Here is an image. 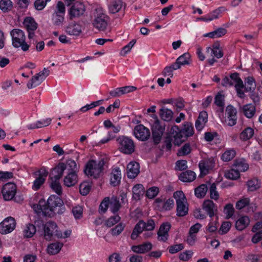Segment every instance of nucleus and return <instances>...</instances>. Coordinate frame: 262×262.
Returning a JSON list of instances; mask_svg holds the SVG:
<instances>
[{
    "mask_svg": "<svg viewBox=\"0 0 262 262\" xmlns=\"http://www.w3.org/2000/svg\"><path fill=\"white\" fill-rule=\"evenodd\" d=\"M144 193V188L143 185L140 184H136L133 188V198L134 199L139 200L140 196Z\"/></svg>",
    "mask_w": 262,
    "mask_h": 262,
    "instance_id": "nucleus-30",
    "label": "nucleus"
},
{
    "mask_svg": "<svg viewBox=\"0 0 262 262\" xmlns=\"http://www.w3.org/2000/svg\"><path fill=\"white\" fill-rule=\"evenodd\" d=\"M190 59V55L189 53H184L182 55L179 57L176 61L173 63L176 69H180L182 66L190 64L189 60Z\"/></svg>",
    "mask_w": 262,
    "mask_h": 262,
    "instance_id": "nucleus-26",
    "label": "nucleus"
},
{
    "mask_svg": "<svg viewBox=\"0 0 262 262\" xmlns=\"http://www.w3.org/2000/svg\"><path fill=\"white\" fill-rule=\"evenodd\" d=\"M195 177V173L193 171L191 170H187L180 174L179 179L183 182H190L194 180Z\"/></svg>",
    "mask_w": 262,
    "mask_h": 262,
    "instance_id": "nucleus-29",
    "label": "nucleus"
},
{
    "mask_svg": "<svg viewBox=\"0 0 262 262\" xmlns=\"http://www.w3.org/2000/svg\"><path fill=\"white\" fill-rule=\"evenodd\" d=\"M139 164L135 161L130 162L127 166V175L128 178H135L140 172Z\"/></svg>",
    "mask_w": 262,
    "mask_h": 262,
    "instance_id": "nucleus-17",
    "label": "nucleus"
},
{
    "mask_svg": "<svg viewBox=\"0 0 262 262\" xmlns=\"http://www.w3.org/2000/svg\"><path fill=\"white\" fill-rule=\"evenodd\" d=\"M12 8V3L10 0H1L0 9L4 12L10 11Z\"/></svg>",
    "mask_w": 262,
    "mask_h": 262,
    "instance_id": "nucleus-44",
    "label": "nucleus"
},
{
    "mask_svg": "<svg viewBox=\"0 0 262 262\" xmlns=\"http://www.w3.org/2000/svg\"><path fill=\"white\" fill-rule=\"evenodd\" d=\"M91 189V186L88 182H83L79 185V192L82 195H87Z\"/></svg>",
    "mask_w": 262,
    "mask_h": 262,
    "instance_id": "nucleus-49",
    "label": "nucleus"
},
{
    "mask_svg": "<svg viewBox=\"0 0 262 262\" xmlns=\"http://www.w3.org/2000/svg\"><path fill=\"white\" fill-rule=\"evenodd\" d=\"M227 32L226 29L223 28H219L213 32H209L204 35L205 37H208L210 38H218L225 35Z\"/></svg>",
    "mask_w": 262,
    "mask_h": 262,
    "instance_id": "nucleus-32",
    "label": "nucleus"
},
{
    "mask_svg": "<svg viewBox=\"0 0 262 262\" xmlns=\"http://www.w3.org/2000/svg\"><path fill=\"white\" fill-rule=\"evenodd\" d=\"M56 224L52 221L48 222L44 225V236L46 239L50 241L53 236L57 238H61L62 234L58 230Z\"/></svg>",
    "mask_w": 262,
    "mask_h": 262,
    "instance_id": "nucleus-9",
    "label": "nucleus"
},
{
    "mask_svg": "<svg viewBox=\"0 0 262 262\" xmlns=\"http://www.w3.org/2000/svg\"><path fill=\"white\" fill-rule=\"evenodd\" d=\"M134 134L137 139L143 141L147 140L150 136L149 129L142 124L135 127Z\"/></svg>",
    "mask_w": 262,
    "mask_h": 262,
    "instance_id": "nucleus-13",
    "label": "nucleus"
},
{
    "mask_svg": "<svg viewBox=\"0 0 262 262\" xmlns=\"http://www.w3.org/2000/svg\"><path fill=\"white\" fill-rule=\"evenodd\" d=\"M239 173L237 170L232 169L225 173V177L229 179L236 180L239 177Z\"/></svg>",
    "mask_w": 262,
    "mask_h": 262,
    "instance_id": "nucleus-47",
    "label": "nucleus"
},
{
    "mask_svg": "<svg viewBox=\"0 0 262 262\" xmlns=\"http://www.w3.org/2000/svg\"><path fill=\"white\" fill-rule=\"evenodd\" d=\"M222 84L224 86H235L237 94L240 98H244L245 96L244 92L241 89L244 88L243 81L239 77V74L235 72L231 74L230 77L226 76L223 79Z\"/></svg>",
    "mask_w": 262,
    "mask_h": 262,
    "instance_id": "nucleus-4",
    "label": "nucleus"
},
{
    "mask_svg": "<svg viewBox=\"0 0 262 262\" xmlns=\"http://www.w3.org/2000/svg\"><path fill=\"white\" fill-rule=\"evenodd\" d=\"M104 164L105 161L103 159L98 162L94 160H90L85 166L84 172L88 176L97 179L102 172Z\"/></svg>",
    "mask_w": 262,
    "mask_h": 262,
    "instance_id": "nucleus-3",
    "label": "nucleus"
},
{
    "mask_svg": "<svg viewBox=\"0 0 262 262\" xmlns=\"http://www.w3.org/2000/svg\"><path fill=\"white\" fill-rule=\"evenodd\" d=\"M227 113V119L226 122L229 126H233L236 123V110L232 105H228L226 110Z\"/></svg>",
    "mask_w": 262,
    "mask_h": 262,
    "instance_id": "nucleus-18",
    "label": "nucleus"
},
{
    "mask_svg": "<svg viewBox=\"0 0 262 262\" xmlns=\"http://www.w3.org/2000/svg\"><path fill=\"white\" fill-rule=\"evenodd\" d=\"M109 198H105L99 206V212L104 213L108 208Z\"/></svg>",
    "mask_w": 262,
    "mask_h": 262,
    "instance_id": "nucleus-63",
    "label": "nucleus"
},
{
    "mask_svg": "<svg viewBox=\"0 0 262 262\" xmlns=\"http://www.w3.org/2000/svg\"><path fill=\"white\" fill-rule=\"evenodd\" d=\"M174 205V202L172 199H169L164 201L163 206H162L161 211L170 210Z\"/></svg>",
    "mask_w": 262,
    "mask_h": 262,
    "instance_id": "nucleus-58",
    "label": "nucleus"
},
{
    "mask_svg": "<svg viewBox=\"0 0 262 262\" xmlns=\"http://www.w3.org/2000/svg\"><path fill=\"white\" fill-rule=\"evenodd\" d=\"M170 227V224L168 222L164 223L160 226L158 232V235L160 241L165 242L167 239L168 232Z\"/></svg>",
    "mask_w": 262,
    "mask_h": 262,
    "instance_id": "nucleus-21",
    "label": "nucleus"
},
{
    "mask_svg": "<svg viewBox=\"0 0 262 262\" xmlns=\"http://www.w3.org/2000/svg\"><path fill=\"white\" fill-rule=\"evenodd\" d=\"M108 18L101 10H96L95 18L93 21L94 27L100 31H104L107 26Z\"/></svg>",
    "mask_w": 262,
    "mask_h": 262,
    "instance_id": "nucleus-10",
    "label": "nucleus"
},
{
    "mask_svg": "<svg viewBox=\"0 0 262 262\" xmlns=\"http://www.w3.org/2000/svg\"><path fill=\"white\" fill-rule=\"evenodd\" d=\"M244 115L248 118H251L255 113V107L252 104H248L244 105L242 108Z\"/></svg>",
    "mask_w": 262,
    "mask_h": 262,
    "instance_id": "nucleus-33",
    "label": "nucleus"
},
{
    "mask_svg": "<svg viewBox=\"0 0 262 262\" xmlns=\"http://www.w3.org/2000/svg\"><path fill=\"white\" fill-rule=\"evenodd\" d=\"M208 120V114L206 112L202 111L200 113L199 117L195 121V126L196 129L200 131L204 127Z\"/></svg>",
    "mask_w": 262,
    "mask_h": 262,
    "instance_id": "nucleus-23",
    "label": "nucleus"
},
{
    "mask_svg": "<svg viewBox=\"0 0 262 262\" xmlns=\"http://www.w3.org/2000/svg\"><path fill=\"white\" fill-rule=\"evenodd\" d=\"M24 25L28 32V38L31 39L34 36V31L37 28V24L30 17H26L24 21Z\"/></svg>",
    "mask_w": 262,
    "mask_h": 262,
    "instance_id": "nucleus-15",
    "label": "nucleus"
},
{
    "mask_svg": "<svg viewBox=\"0 0 262 262\" xmlns=\"http://www.w3.org/2000/svg\"><path fill=\"white\" fill-rule=\"evenodd\" d=\"M85 11L84 5L80 2H75L70 10V14L72 17H78L82 15Z\"/></svg>",
    "mask_w": 262,
    "mask_h": 262,
    "instance_id": "nucleus-19",
    "label": "nucleus"
},
{
    "mask_svg": "<svg viewBox=\"0 0 262 262\" xmlns=\"http://www.w3.org/2000/svg\"><path fill=\"white\" fill-rule=\"evenodd\" d=\"M250 220L247 216H244L239 218L235 224L236 228L238 230H243L249 224Z\"/></svg>",
    "mask_w": 262,
    "mask_h": 262,
    "instance_id": "nucleus-34",
    "label": "nucleus"
},
{
    "mask_svg": "<svg viewBox=\"0 0 262 262\" xmlns=\"http://www.w3.org/2000/svg\"><path fill=\"white\" fill-rule=\"evenodd\" d=\"M248 190L250 191H254L260 187V183L257 179H253L247 182Z\"/></svg>",
    "mask_w": 262,
    "mask_h": 262,
    "instance_id": "nucleus-41",
    "label": "nucleus"
},
{
    "mask_svg": "<svg viewBox=\"0 0 262 262\" xmlns=\"http://www.w3.org/2000/svg\"><path fill=\"white\" fill-rule=\"evenodd\" d=\"M145 222L143 220H140L135 225L133 232L131 234V238L133 240L136 239L138 235L141 233L144 230Z\"/></svg>",
    "mask_w": 262,
    "mask_h": 262,
    "instance_id": "nucleus-27",
    "label": "nucleus"
},
{
    "mask_svg": "<svg viewBox=\"0 0 262 262\" xmlns=\"http://www.w3.org/2000/svg\"><path fill=\"white\" fill-rule=\"evenodd\" d=\"M16 222L12 217H8L0 224V232L7 234L12 231L15 228Z\"/></svg>",
    "mask_w": 262,
    "mask_h": 262,
    "instance_id": "nucleus-14",
    "label": "nucleus"
},
{
    "mask_svg": "<svg viewBox=\"0 0 262 262\" xmlns=\"http://www.w3.org/2000/svg\"><path fill=\"white\" fill-rule=\"evenodd\" d=\"M176 70H177V69H176L173 63L170 66L166 67L162 72V74L164 76H169L172 77L173 76V71Z\"/></svg>",
    "mask_w": 262,
    "mask_h": 262,
    "instance_id": "nucleus-51",
    "label": "nucleus"
},
{
    "mask_svg": "<svg viewBox=\"0 0 262 262\" xmlns=\"http://www.w3.org/2000/svg\"><path fill=\"white\" fill-rule=\"evenodd\" d=\"M216 189V184L215 183L212 184L209 188V192L210 198L212 199H214L215 200H217L219 196V193Z\"/></svg>",
    "mask_w": 262,
    "mask_h": 262,
    "instance_id": "nucleus-56",
    "label": "nucleus"
},
{
    "mask_svg": "<svg viewBox=\"0 0 262 262\" xmlns=\"http://www.w3.org/2000/svg\"><path fill=\"white\" fill-rule=\"evenodd\" d=\"M191 147L189 143H186L184 146L180 148L177 153L178 156H186L190 153Z\"/></svg>",
    "mask_w": 262,
    "mask_h": 262,
    "instance_id": "nucleus-46",
    "label": "nucleus"
},
{
    "mask_svg": "<svg viewBox=\"0 0 262 262\" xmlns=\"http://www.w3.org/2000/svg\"><path fill=\"white\" fill-rule=\"evenodd\" d=\"M34 210L38 214L44 216L53 217L57 212L62 213L63 211V202L61 198L56 195H51L47 202L41 199L37 204L33 206Z\"/></svg>",
    "mask_w": 262,
    "mask_h": 262,
    "instance_id": "nucleus-1",
    "label": "nucleus"
},
{
    "mask_svg": "<svg viewBox=\"0 0 262 262\" xmlns=\"http://www.w3.org/2000/svg\"><path fill=\"white\" fill-rule=\"evenodd\" d=\"M120 220V217L118 215H115L110 217L105 222V225L108 227H111L117 223Z\"/></svg>",
    "mask_w": 262,
    "mask_h": 262,
    "instance_id": "nucleus-52",
    "label": "nucleus"
},
{
    "mask_svg": "<svg viewBox=\"0 0 262 262\" xmlns=\"http://www.w3.org/2000/svg\"><path fill=\"white\" fill-rule=\"evenodd\" d=\"M184 248L183 244L174 245L169 247V252L171 254L176 253Z\"/></svg>",
    "mask_w": 262,
    "mask_h": 262,
    "instance_id": "nucleus-62",
    "label": "nucleus"
},
{
    "mask_svg": "<svg viewBox=\"0 0 262 262\" xmlns=\"http://www.w3.org/2000/svg\"><path fill=\"white\" fill-rule=\"evenodd\" d=\"M255 86L254 79L253 77H248L245 79L244 88L246 92L253 91L255 89Z\"/></svg>",
    "mask_w": 262,
    "mask_h": 262,
    "instance_id": "nucleus-39",
    "label": "nucleus"
},
{
    "mask_svg": "<svg viewBox=\"0 0 262 262\" xmlns=\"http://www.w3.org/2000/svg\"><path fill=\"white\" fill-rule=\"evenodd\" d=\"M110 184L115 187L118 186L121 179V171L119 168H115L113 169L111 174Z\"/></svg>",
    "mask_w": 262,
    "mask_h": 262,
    "instance_id": "nucleus-25",
    "label": "nucleus"
},
{
    "mask_svg": "<svg viewBox=\"0 0 262 262\" xmlns=\"http://www.w3.org/2000/svg\"><path fill=\"white\" fill-rule=\"evenodd\" d=\"M253 135L254 130L250 127H247L240 134L239 138L242 141H247L251 138Z\"/></svg>",
    "mask_w": 262,
    "mask_h": 262,
    "instance_id": "nucleus-36",
    "label": "nucleus"
},
{
    "mask_svg": "<svg viewBox=\"0 0 262 262\" xmlns=\"http://www.w3.org/2000/svg\"><path fill=\"white\" fill-rule=\"evenodd\" d=\"M203 209L210 217L213 216L217 211V207L214 203L210 200H207L204 202Z\"/></svg>",
    "mask_w": 262,
    "mask_h": 262,
    "instance_id": "nucleus-20",
    "label": "nucleus"
},
{
    "mask_svg": "<svg viewBox=\"0 0 262 262\" xmlns=\"http://www.w3.org/2000/svg\"><path fill=\"white\" fill-rule=\"evenodd\" d=\"M208 190V187L206 184H201L194 190L195 195L197 198H202L205 196Z\"/></svg>",
    "mask_w": 262,
    "mask_h": 262,
    "instance_id": "nucleus-40",
    "label": "nucleus"
},
{
    "mask_svg": "<svg viewBox=\"0 0 262 262\" xmlns=\"http://www.w3.org/2000/svg\"><path fill=\"white\" fill-rule=\"evenodd\" d=\"M64 165L66 166L68 172L77 173L78 171L79 168L75 161L73 160L69 159L67 160Z\"/></svg>",
    "mask_w": 262,
    "mask_h": 262,
    "instance_id": "nucleus-35",
    "label": "nucleus"
},
{
    "mask_svg": "<svg viewBox=\"0 0 262 262\" xmlns=\"http://www.w3.org/2000/svg\"><path fill=\"white\" fill-rule=\"evenodd\" d=\"M235 155L236 152L234 150H228L222 155V159L224 161H229L235 156Z\"/></svg>",
    "mask_w": 262,
    "mask_h": 262,
    "instance_id": "nucleus-48",
    "label": "nucleus"
},
{
    "mask_svg": "<svg viewBox=\"0 0 262 262\" xmlns=\"http://www.w3.org/2000/svg\"><path fill=\"white\" fill-rule=\"evenodd\" d=\"M12 39V45L15 48L21 47L24 51H27L29 45L25 41L26 36L24 32L18 29H13L10 32Z\"/></svg>",
    "mask_w": 262,
    "mask_h": 262,
    "instance_id": "nucleus-8",
    "label": "nucleus"
},
{
    "mask_svg": "<svg viewBox=\"0 0 262 262\" xmlns=\"http://www.w3.org/2000/svg\"><path fill=\"white\" fill-rule=\"evenodd\" d=\"M235 166L237 167V170L242 171H246L249 167L248 164L242 161H237L235 163Z\"/></svg>",
    "mask_w": 262,
    "mask_h": 262,
    "instance_id": "nucleus-59",
    "label": "nucleus"
},
{
    "mask_svg": "<svg viewBox=\"0 0 262 262\" xmlns=\"http://www.w3.org/2000/svg\"><path fill=\"white\" fill-rule=\"evenodd\" d=\"M164 123L157 119L152 126V135L154 143H159L165 130Z\"/></svg>",
    "mask_w": 262,
    "mask_h": 262,
    "instance_id": "nucleus-11",
    "label": "nucleus"
},
{
    "mask_svg": "<svg viewBox=\"0 0 262 262\" xmlns=\"http://www.w3.org/2000/svg\"><path fill=\"white\" fill-rule=\"evenodd\" d=\"M124 226L122 223H119L115 228L111 230V233L113 236H117L119 235L123 230Z\"/></svg>",
    "mask_w": 262,
    "mask_h": 262,
    "instance_id": "nucleus-54",
    "label": "nucleus"
},
{
    "mask_svg": "<svg viewBox=\"0 0 262 262\" xmlns=\"http://www.w3.org/2000/svg\"><path fill=\"white\" fill-rule=\"evenodd\" d=\"M234 211L233 205L228 204L224 207V213L226 215V218L229 219L233 215Z\"/></svg>",
    "mask_w": 262,
    "mask_h": 262,
    "instance_id": "nucleus-53",
    "label": "nucleus"
},
{
    "mask_svg": "<svg viewBox=\"0 0 262 262\" xmlns=\"http://www.w3.org/2000/svg\"><path fill=\"white\" fill-rule=\"evenodd\" d=\"M160 117L164 121H170L173 116V112L171 110L165 107H162L159 112Z\"/></svg>",
    "mask_w": 262,
    "mask_h": 262,
    "instance_id": "nucleus-31",
    "label": "nucleus"
},
{
    "mask_svg": "<svg viewBox=\"0 0 262 262\" xmlns=\"http://www.w3.org/2000/svg\"><path fill=\"white\" fill-rule=\"evenodd\" d=\"M249 203V199L248 198H245L244 199H242L239 200L236 202V208L237 209H241L243 208L246 206L248 205Z\"/></svg>",
    "mask_w": 262,
    "mask_h": 262,
    "instance_id": "nucleus-60",
    "label": "nucleus"
},
{
    "mask_svg": "<svg viewBox=\"0 0 262 262\" xmlns=\"http://www.w3.org/2000/svg\"><path fill=\"white\" fill-rule=\"evenodd\" d=\"M136 42V39H133L131 41H130L128 45L125 46L122 48V52L121 53L122 55H125L127 52H128L134 46L135 43Z\"/></svg>",
    "mask_w": 262,
    "mask_h": 262,
    "instance_id": "nucleus-61",
    "label": "nucleus"
},
{
    "mask_svg": "<svg viewBox=\"0 0 262 262\" xmlns=\"http://www.w3.org/2000/svg\"><path fill=\"white\" fill-rule=\"evenodd\" d=\"M159 192V188L157 187H152L148 189L146 191V196L149 199L155 198Z\"/></svg>",
    "mask_w": 262,
    "mask_h": 262,
    "instance_id": "nucleus-57",
    "label": "nucleus"
},
{
    "mask_svg": "<svg viewBox=\"0 0 262 262\" xmlns=\"http://www.w3.org/2000/svg\"><path fill=\"white\" fill-rule=\"evenodd\" d=\"M152 245L151 243L147 242L137 246H133L131 249L135 253L142 254L150 251L152 249Z\"/></svg>",
    "mask_w": 262,
    "mask_h": 262,
    "instance_id": "nucleus-24",
    "label": "nucleus"
},
{
    "mask_svg": "<svg viewBox=\"0 0 262 262\" xmlns=\"http://www.w3.org/2000/svg\"><path fill=\"white\" fill-rule=\"evenodd\" d=\"M173 196L176 200L177 215L180 217L186 215L188 213V205L184 193L182 191H177Z\"/></svg>",
    "mask_w": 262,
    "mask_h": 262,
    "instance_id": "nucleus-5",
    "label": "nucleus"
},
{
    "mask_svg": "<svg viewBox=\"0 0 262 262\" xmlns=\"http://www.w3.org/2000/svg\"><path fill=\"white\" fill-rule=\"evenodd\" d=\"M192 254L193 252L191 251H186L180 254L179 258L181 260L187 261L191 257Z\"/></svg>",
    "mask_w": 262,
    "mask_h": 262,
    "instance_id": "nucleus-64",
    "label": "nucleus"
},
{
    "mask_svg": "<svg viewBox=\"0 0 262 262\" xmlns=\"http://www.w3.org/2000/svg\"><path fill=\"white\" fill-rule=\"evenodd\" d=\"M24 235L26 237H31L36 232V227L32 224H28L24 231Z\"/></svg>",
    "mask_w": 262,
    "mask_h": 262,
    "instance_id": "nucleus-43",
    "label": "nucleus"
},
{
    "mask_svg": "<svg viewBox=\"0 0 262 262\" xmlns=\"http://www.w3.org/2000/svg\"><path fill=\"white\" fill-rule=\"evenodd\" d=\"M78 180L77 173L68 172L63 179V184L68 187H73L78 182Z\"/></svg>",
    "mask_w": 262,
    "mask_h": 262,
    "instance_id": "nucleus-22",
    "label": "nucleus"
},
{
    "mask_svg": "<svg viewBox=\"0 0 262 262\" xmlns=\"http://www.w3.org/2000/svg\"><path fill=\"white\" fill-rule=\"evenodd\" d=\"M62 246L63 244L60 243H52L48 247V253L52 255L57 254L60 251Z\"/></svg>",
    "mask_w": 262,
    "mask_h": 262,
    "instance_id": "nucleus-38",
    "label": "nucleus"
},
{
    "mask_svg": "<svg viewBox=\"0 0 262 262\" xmlns=\"http://www.w3.org/2000/svg\"><path fill=\"white\" fill-rule=\"evenodd\" d=\"M50 180V187L54 191H55L57 193V194L60 195L62 193L61 186L59 182L60 180H57L55 179Z\"/></svg>",
    "mask_w": 262,
    "mask_h": 262,
    "instance_id": "nucleus-42",
    "label": "nucleus"
},
{
    "mask_svg": "<svg viewBox=\"0 0 262 262\" xmlns=\"http://www.w3.org/2000/svg\"><path fill=\"white\" fill-rule=\"evenodd\" d=\"M66 32L69 35L78 36L81 32V27L76 23L71 24L67 27Z\"/></svg>",
    "mask_w": 262,
    "mask_h": 262,
    "instance_id": "nucleus-28",
    "label": "nucleus"
},
{
    "mask_svg": "<svg viewBox=\"0 0 262 262\" xmlns=\"http://www.w3.org/2000/svg\"><path fill=\"white\" fill-rule=\"evenodd\" d=\"M64 15L55 12L53 14L54 24L56 26H60L64 20Z\"/></svg>",
    "mask_w": 262,
    "mask_h": 262,
    "instance_id": "nucleus-50",
    "label": "nucleus"
},
{
    "mask_svg": "<svg viewBox=\"0 0 262 262\" xmlns=\"http://www.w3.org/2000/svg\"><path fill=\"white\" fill-rule=\"evenodd\" d=\"M65 170H66V166L64 165V163H59L50 172V179L60 180Z\"/></svg>",
    "mask_w": 262,
    "mask_h": 262,
    "instance_id": "nucleus-16",
    "label": "nucleus"
},
{
    "mask_svg": "<svg viewBox=\"0 0 262 262\" xmlns=\"http://www.w3.org/2000/svg\"><path fill=\"white\" fill-rule=\"evenodd\" d=\"M72 213L76 219H80L82 216L83 208L80 206H76L73 208Z\"/></svg>",
    "mask_w": 262,
    "mask_h": 262,
    "instance_id": "nucleus-55",
    "label": "nucleus"
},
{
    "mask_svg": "<svg viewBox=\"0 0 262 262\" xmlns=\"http://www.w3.org/2000/svg\"><path fill=\"white\" fill-rule=\"evenodd\" d=\"M193 134V127L190 122H185L182 129L177 125L172 126L164 142L166 149L167 150L171 149L172 141L175 145L180 146L182 143L185 142L188 137L192 136Z\"/></svg>",
    "mask_w": 262,
    "mask_h": 262,
    "instance_id": "nucleus-2",
    "label": "nucleus"
},
{
    "mask_svg": "<svg viewBox=\"0 0 262 262\" xmlns=\"http://www.w3.org/2000/svg\"><path fill=\"white\" fill-rule=\"evenodd\" d=\"M122 2L120 0H115L112 2L110 7V10L112 13L118 12L122 7Z\"/></svg>",
    "mask_w": 262,
    "mask_h": 262,
    "instance_id": "nucleus-45",
    "label": "nucleus"
},
{
    "mask_svg": "<svg viewBox=\"0 0 262 262\" xmlns=\"http://www.w3.org/2000/svg\"><path fill=\"white\" fill-rule=\"evenodd\" d=\"M44 80L43 77H40L37 74L32 77L31 79L27 83L28 89H32L39 85Z\"/></svg>",
    "mask_w": 262,
    "mask_h": 262,
    "instance_id": "nucleus-37",
    "label": "nucleus"
},
{
    "mask_svg": "<svg viewBox=\"0 0 262 262\" xmlns=\"http://www.w3.org/2000/svg\"><path fill=\"white\" fill-rule=\"evenodd\" d=\"M116 141L118 150L126 155H130L135 151V145L134 141L129 137L125 136H120Z\"/></svg>",
    "mask_w": 262,
    "mask_h": 262,
    "instance_id": "nucleus-6",
    "label": "nucleus"
},
{
    "mask_svg": "<svg viewBox=\"0 0 262 262\" xmlns=\"http://www.w3.org/2000/svg\"><path fill=\"white\" fill-rule=\"evenodd\" d=\"M48 171L45 168H41L40 170L34 173V174L37 176V177L34 181L33 185L32 186V189L34 190H37L41 187V185L44 184L46 181V178L48 176Z\"/></svg>",
    "mask_w": 262,
    "mask_h": 262,
    "instance_id": "nucleus-12",
    "label": "nucleus"
},
{
    "mask_svg": "<svg viewBox=\"0 0 262 262\" xmlns=\"http://www.w3.org/2000/svg\"><path fill=\"white\" fill-rule=\"evenodd\" d=\"M17 190L16 185L13 183L6 184L2 188V193L5 201L14 200L17 203L23 201L24 198L19 196H15Z\"/></svg>",
    "mask_w": 262,
    "mask_h": 262,
    "instance_id": "nucleus-7",
    "label": "nucleus"
}]
</instances>
